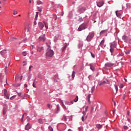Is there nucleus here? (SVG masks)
Masks as SVG:
<instances>
[{"mask_svg": "<svg viewBox=\"0 0 131 131\" xmlns=\"http://www.w3.org/2000/svg\"><path fill=\"white\" fill-rule=\"evenodd\" d=\"M54 54V52L53 50L50 49V48H47V50H46V56L48 57H52Z\"/></svg>", "mask_w": 131, "mask_h": 131, "instance_id": "1", "label": "nucleus"}, {"mask_svg": "<svg viewBox=\"0 0 131 131\" xmlns=\"http://www.w3.org/2000/svg\"><path fill=\"white\" fill-rule=\"evenodd\" d=\"M94 34L93 32L89 33L88 36L86 37V40L89 42L91 41V40L92 39V38L94 37Z\"/></svg>", "mask_w": 131, "mask_h": 131, "instance_id": "2", "label": "nucleus"}, {"mask_svg": "<svg viewBox=\"0 0 131 131\" xmlns=\"http://www.w3.org/2000/svg\"><path fill=\"white\" fill-rule=\"evenodd\" d=\"M46 39V34L41 35V36L39 38V41L44 42Z\"/></svg>", "mask_w": 131, "mask_h": 131, "instance_id": "3", "label": "nucleus"}, {"mask_svg": "<svg viewBox=\"0 0 131 131\" xmlns=\"http://www.w3.org/2000/svg\"><path fill=\"white\" fill-rule=\"evenodd\" d=\"M4 96L6 98V99H10V96L9 95V93H8V90H7V89H4Z\"/></svg>", "mask_w": 131, "mask_h": 131, "instance_id": "4", "label": "nucleus"}, {"mask_svg": "<svg viewBox=\"0 0 131 131\" xmlns=\"http://www.w3.org/2000/svg\"><path fill=\"white\" fill-rule=\"evenodd\" d=\"M84 29H85V25L82 24L79 27L78 31L80 32Z\"/></svg>", "mask_w": 131, "mask_h": 131, "instance_id": "5", "label": "nucleus"}, {"mask_svg": "<svg viewBox=\"0 0 131 131\" xmlns=\"http://www.w3.org/2000/svg\"><path fill=\"white\" fill-rule=\"evenodd\" d=\"M116 48V46L115 44H112L111 45V48H110V52L112 53V55L113 54V53L114 52V48Z\"/></svg>", "mask_w": 131, "mask_h": 131, "instance_id": "6", "label": "nucleus"}, {"mask_svg": "<svg viewBox=\"0 0 131 131\" xmlns=\"http://www.w3.org/2000/svg\"><path fill=\"white\" fill-rule=\"evenodd\" d=\"M84 11H85V8H81L78 10V12L79 14H81V13H83Z\"/></svg>", "mask_w": 131, "mask_h": 131, "instance_id": "7", "label": "nucleus"}, {"mask_svg": "<svg viewBox=\"0 0 131 131\" xmlns=\"http://www.w3.org/2000/svg\"><path fill=\"white\" fill-rule=\"evenodd\" d=\"M103 4H104L103 1L97 2V5L99 8H100L101 6H102Z\"/></svg>", "mask_w": 131, "mask_h": 131, "instance_id": "8", "label": "nucleus"}, {"mask_svg": "<svg viewBox=\"0 0 131 131\" xmlns=\"http://www.w3.org/2000/svg\"><path fill=\"white\" fill-rule=\"evenodd\" d=\"M114 65V64L112 63H111V62H107V63H106L105 64V67H113Z\"/></svg>", "mask_w": 131, "mask_h": 131, "instance_id": "9", "label": "nucleus"}, {"mask_svg": "<svg viewBox=\"0 0 131 131\" xmlns=\"http://www.w3.org/2000/svg\"><path fill=\"white\" fill-rule=\"evenodd\" d=\"M104 41L105 40L104 39H103L101 42H100V46L102 48H104L105 47V45H104Z\"/></svg>", "mask_w": 131, "mask_h": 131, "instance_id": "10", "label": "nucleus"}, {"mask_svg": "<svg viewBox=\"0 0 131 131\" xmlns=\"http://www.w3.org/2000/svg\"><path fill=\"white\" fill-rule=\"evenodd\" d=\"M31 126L30 123H28L25 127V129L27 130H28L30 129H31Z\"/></svg>", "mask_w": 131, "mask_h": 131, "instance_id": "11", "label": "nucleus"}, {"mask_svg": "<svg viewBox=\"0 0 131 131\" xmlns=\"http://www.w3.org/2000/svg\"><path fill=\"white\" fill-rule=\"evenodd\" d=\"M7 51L8 50L6 49L5 50H2V51H1L0 53L2 55H5V54H7Z\"/></svg>", "mask_w": 131, "mask_h": 131, "instance_id": "12", "label": "nucleus"}, {"mask_svg": "<svg viewBox=\"0 0 131 131\" xmlns=\"http://www.w3.org/2000/svg\"><path fill=\"white\" fill-rule=\"evenodd\" d=\"M38 25H39V28L40 29V30H42L43 29V28L44 27V25L41 22L38 23Z\"/></svg>", "mask_w": 131, "mask_h": 131, "instance_id": "13", "label": "nucleus"}, {"mask_svg": "<svg viewBox=\"0 0 131 131\" xmlns=\"http://www.w3.org/2000/svg\"><path fill=\"white\" fill-rule=\"evenodd\" d=\"M43 50H44L43 47H41L40 48L39 47H38L37 48V51L39 52H41Z\"/></svg>", "mask_w": 131, "mask_h": 131, "instance_id": "14", "label": "nucleus"}, {"mask_svg": "<svg viewBox=\"0 0 131 131\" xmlns=\"http://www.w3.org/2000/svg\"><path fill=\"white\" fill-rule=\"evenodd\" d=\"M67 48V45H66L62 47V52H64Z\"/></svg>", "mask_w": 131, "mask_h": 131, "instance_id": "15", "label": "nucleus"}, {"mask_svg": "<svg viewBox=\"0 0 131 131\" xmlns=\"http://www.w3.org/2000/svg\"><path fill=\"white\" fill-rule=\"evenodd\" d=\"M117 59L119 60V61H120L122 59V56L120 55H118L117 56Z\"/></svg>", "mask_w": 131, "mask_h": 131, "instance_id": "16", "label": "nucleus"}, {"mask_svg": "<svg viewBox=\"0 0 131 131\" xmlns=\"http://www.w3.org/2000/svg\"><path fill=\"white\" fill-rule=\"evenodd\" d=\"M76 75V72L73 71L72 74V78L74 79Z\"/></svg>", "mask_w": 131, "mask_h": 131, "instance_id": "17", "label": "nucleus"}, {"mask_svg": "<svg viewBox=\"0 0 131 131\" xmlns=\"http://www.w3.org/2000/svg\"><path fill=\"white\" fill-rule=\"evenodd\" d=\"M61 104L62 107L66 110H68V107H66V106L64 104L63 102H61Z\"/></svg>", "mask_w": 131, "mask_h": 131, "instance_id": "18", "label": "nucleus"}, {"mask_svg": "<svg viewBox=\"0 0 131 131\" xmlns=\"http://www.w3.org/2000/svg\"><path fill=\"white\" fill-rule=\"evenodd\" d=\"M105 84H106V82L105 81H103L102 82H100L99 83V85H100V86L102 85H104Z\"/></svg>", "mask_w": 131, "mask_h": 131, "instance_id": "19", "label": "nucleus"}, {"mask_svg": "<svg viewBox=\"0 0 131 131\" xmlns=\"http://www.w3.org/2000/svg\"><path fill=\"white\" fill-rule=\"evenodd\" d=\"M107 31L106 30H102L101 31V32L100 33V35H101L103 34H105V33H106Z\"/></svg>", "mask_w": 131, "mask_h": 131, "instance_id": "20", "label": "nucleus"}, {"mask_svg": "<svg viewBox=\"0 0 131 131\" xmlns=\"http://www.w3.org/2000/svg\"><path fill=\"white\" fill-rule=\"evenodd\" d=\"M89 109V106H87L85 108V111H83V114L84 115H85V112L88 111V110Z\"/></svg>", "mask_w": 131, "mask_h": 131, "instance_id": "21", "label": "nucleus"}, {"mask_svg": "<svg viewBox=\"0 0 131 131\" xmlns=\"http://www.w3.org/2000/svg\"><path fill=\"white\" fill-rule=\"evenodd\" d=\"M116 15H117V16L118 17H120L121 15V13H118V11H117L116 12Z\"/></svg>", "mask_w": 131, "mask_h": 131, "instance_id": "22", "label": "nucleus"}, {"mask_svg": "<svg viewBox=\"0 0 131 131\" xmlns=\"http://www.w3.org/2000/svg\"><path fill=\"white\" fill-rule=\"evenodd\" d=\"M6 113H7V108H4L3 109V115H6Z\"/></svg>", "mask_w": 131, "mask_h": 131, "instance_id": "23", "label": "nucleus"}, {"mask_svg": "<svg viewBox=\"0 0 131 131\" xmlns=\"http://www.w3.org/2000/svg\"><path fill=\"white\" fill-rule=\"evenodd\" d=\"M62 120L64 121H67V117L65 115H63Z\"/></svg>", "mask_w": 131, "mask_h": 131, "instance_id": "24", "label": "nucleus"}, {"mask_svg": "<svg viewBox=\"0 0 131 131\" xmlns=\"http://www.w3.org/2000/svg\"><path fill=\"white\" fill-rule=\"evenodd\" d=\"M96 127L98 128H102V125L100 124H97L96 125Z\"/></svg>", "mask_w": 131, "mask_h": 131, "instance_id": "25", "label": "nucleus"}, {"mask_svg": "<svg viewBox=\"0 0 131 131\" xmlns=\"http://www.w3.org/2000/svg\"><path fill=\"white\" fill-rule=\"evenodd\" d=\"M38 122L40 124H43V121L42 119H38Z\"/></svg>", "mask_w": 131, "mask_h": 131, "instance_id": "26", "label": "nucleus"}, {"mask_svg": "<svg viewBox=\"0 0 131 131\" xmlns=\"http://www.w3.org/2000/svg\"><path fill=\"white\" fill-rule=\"evenodd\" d=\"M79 98L78 96H77L75 98V99L74 100L75 102H77L78 101Z\"/></svg>", "mask_w": 131, "mask_h": 131, "instance_id": "27", "label": "nucleus"}, {"mask_svg": "<svg viewBox=\"0 0 131 131\" xmlns=\"http://www.w3.org/2000/svg\"><path fill=\"white\" fill-rule=\"evenodd\" d=\"M48 128L50 131H53V128L52 127H51V126H49Z\"/></svg>", "mask_w": 131, "mask_h": 131, "instance_id": "28", "label": "nucleus"}, {"mask_svg": "<svg viewBox=\"0 0 131 131\" xmlns=\"http://www.w3.org/2000/svg\"><path fill=\"white\" fill-rule=\"evenodd\" d=\"M35 82H36V79L34 80V82L33 83V88H36V83H35Z\"/></svg>", "mask_w": 131, "mask_h": 131, "instance_id": "29", "label": "nucleus"}, {"mask_svg": "<svg viewBox=\"0 0 131 131\" xmlns=\"http://www.w3.org/2000/svg\"><path fill=\"white\" fill-rule=\"evenodd\" d=\"M90 68H91V69L92 71H94V70H95V68H94V67L93 66H92V65L90 66Z\"/></svg>", "mask_w": 131, "mask_h": 131, "instance_id": "30", "label": "nucleus"}, {"mask_svg": "<svg viewBox=\"0 0 131 131\" xmlns=\"http://www.w3.org/2000/svg\"><path fill=\"white\" fill-rule=\"evenodd\" d=\"M18 78H19V75L16 74V75L15 76V81L17 80Z\"/></svg>", "mask_w": 131, "mask_h": 131, "instance_id": "31", "label": "nucleus"}, {"mask_svg": "<svg viewBox=\"0 0 131 131\" xmlns=\"http://www.w3.org/2000/svg\"><path fill=\"white\" fill-rule=\"evenodd\" d=\"M15 97H16V96H15V95L13 96L12 97H11L10 98V99L11 100H13L14 99H15Z\"/></svg>", "mask_w": 131, "mask_h": 131, "instance_id": "32", "label": "nucleus"}, {"mask_svg": "<svg viewBox=\"0 0 131 131\" xmlns=\"http://www.w3.org/2000/svg\"><path fill=\"white\" fill-rule=\"evenodd\" d=\"M88 102H90V98H91V95L89 94L88 95Z\"/></svg>", "mask_w": 131, "mask_h": 131, "instance_id": "33", "label": "nucleus"}, {"mask_svg": "<svg viewBox=\"0 0 131 131\" xmlns=\"http://www.w3.org/2000/svg\"><path fill=\"white\" fill-rule=\"evenodd\" d=\"M43 23H44V26H45V28H46V29H48V26H47V24L46 23V22H43Z\"/></svg>", "mask_w": 131, "mask_h": 131, "instance_id": "34", "label": "nucleus"}, {"mask_svg": "<svg viewBox=\"0 0 131 131\" xmlns=\"http://www.w3.org/2000/svg\"><path fill=\"white\" fill-rule=\"evenodd\" d=\"M82 21H83V19H82V18H80L79 19H78V21L79 23H81Z\"/></svg>", "mask_w": 131, "mask_h": 131, "instance_id": "35", "label": "nucleus"}, {"mask_svg": "<svg viewBox=\"0 0 131 131\" xmlns=\"http://www.w3.org/2000/svg\"><path fill=\"white\" fill-rule=\"evenodd\" d=\"M95 88L94 86H93L92 88V93H93L94 91H95Z\"/></svg>", "mask_w": 131, "mask_h": 131, "instance_id": "36", "label": "nucleus"}, {"mask_svg": "<svg viewBox=\"0 0 131 131\" xmlns=\"http://www.w3.org/2000/svg\"><path fill=\"white\" fill-rule=\"evenodd\" d=\"M37 4L38 5H41V4H42V2L39 1H37Z\"/></svg>", "mask_w": 131, "mask_h": 131, "instance_id": "37", "label": "nucleus"}, {"mask_svg": "<svg viewBox=\"0 0 131 131\" xmlns=\"http://www.w3.org/2000/svg\"><path fill=\"white\" fill-rule=\"evenodd\" d=\"M115 85V89H116V92H118V88L117 85Z\"/></svg>", "mask_w": 131, "mask_h": 131, "instance_id": "38", "label": "nucleus"}, {"mask_svg": "<svg viewBox=\"0 0 131 131\" xmlns=\"http://www.w3.org/2000/svg\"><path fill=\"white\" fill-rule=\"evenodd\" d=\"M18 13V12L17 11H15V10H14L13 11V15H16V14H17Z\"/></svg>", "mask_w": 131, "mask_h": 131, "instance_id": "39", "label": "nucleus"}, {"mask_svg": "<svg viewBox=\"0 0 131 131\" xmlns=\"http://www.w3.org/2000/svg\"><path fill=\"white\" fill-rule=\"evenodd\" d=\"M33 68V66H31L30 67H29V70L30 72H31L32 71L31 69Z\"/></svg>", "mask_w": 131, "mask_h": 131, "instance_id": "40", "label": "nucleus"}, {"mask_svg": "<svg viewBox=\"0 0 131 131\" xmlns=\"http://www.w3.org/2000/svg\"><path fill=\"white\" fill-rule=\"evenodd\" d=\"M60 111V107L59 105H57V112H59Z\"/></svg>", "mask_w": 131, "mask_h": 131, "instance_id": "41", "label": "nucleus"}, {"mask_svg": "<svg viewBox=\"0 0 131 131\" xmlns=\"http://www.w3.org/2000/svg\"><path fill=\"white\" fill-rule=\"evenodd\" d=\"M22 54L24 56H26L27 55L26 52H23Z\"/></svg>", "mask_w": 131, "mask_h": 131, "instance_id": "42", "label": "nucleus"}, {"mask_svg": "<svg viewBox=\"0 0 131 131\" xmlns=\"http://www.w3.org/2000/svg\"><path fill=\"white\" fill-rule=\"evenodd\" d=\"M128 129L127 126H124V129L127 130Z\"/></svg>", "mask_w": 131, "mask_h": 131, "instance_id": "43", "label": "nucleus"}, {"mask_svg": "<svg viewBox=\"0 0 131 131\" xmlns=\"http://www.w3.org/2000/svg\"><path fill=\"white\" fill-rule=\"evenodd\" d=\"M124 85L123 84H121V85H120V89H122L123 88Z\"/></svg>", "mask_w": 131, "mask_h": 131, "instance_id": "44", "label": "nucleus"}, {"mask_svg": "<svg viewBox=\"0 0 131 131\" xmlns=\"http://www.w3.org/2000/svg\"><path fill=\"white\" fill-rule=\"evenodd\" d=\"M47 107H48V108L49 109H51V106L50 104H47Z\"/></svg>", "mask_w": 131, "mask_h": 131, "instance_id": "45", "label": "nucleus"}, {"mask_svg": "<svg viewBox=\"0 0 131 131\" xmlns=\"http://www.w3.org/2000/svg\"><path fill=\"white\" fill-rule=\"evenodd\" d=\"M66 104L70 105V103L69 101H66Z\"/></svg>", "mask_w": 131, "mask_h": 131, "instance_id": "46", "label": "nucleus"}, {"mask_svg": "<svg viewBox=\"0 0 131 131\" xmlns=\"http://www.w3.org/2000/svg\"><path fill=\"white\" fill-rule=\"evenodd\" d=\"M38 14H39V12H36V17H38Z\"/></svg>", "mask_w": 131, "mask_h": 131, "instance_id": "47", "label": "nucleus"}, {"mask_svg": "<svg viewBox=\"0 0 131 131\" xmlns=\"http://www.w3.org/2000/svg\"><path fill=\"white\" fill-rule=\"evenodd\" d=\"M91 54L92 57L93 58H95V55H94V54H93V53H92V52H91Z\"/></svg>", "mask_w": 131, "mask_h": 131, "instance_id": "48", "label": "nucleus"}, {"mask_svg": "<svg viewBox=\"0 0 131 131\" xmlns=\"http://www.w3.org/2000/svg\"><path fill=\"white\" fill-rule=\"evenodd\" d=\"M18 96L22 97V95H21V93H18Z\"/></svg>", "mask_w": 131, "mask_h": 131, "instance_id": "49", "label": "nucleus"}, {"mask_svg": "<svg viewBox=\"0 0 131 131\" xmlns=\"http://www.w3.org/2000/svg\"><path fill=\"white\" fill-rule=\"evenodd\" d=\"M24 117V114L23 115V116H22V117H21V122L23 121Z\"/></svg>", "mask_w": 131, "mask_h": 131, "instance_id": "50", "label": "nucleus"}, {"mask_svg": "<svg viewBox=\"0 0 131 131\" xmlns=\"http://www.w3.org/2000/svg\"><path fill=\"white\" fill-rule=\"evenodd\" d=\"M23 63H24L23 64V66H26L27 64V62L26 61H24Z\"/></svg>", "mask_w": 131, "mask_h": 131, "instance_id": "51", "label": "nucleus"}, {"mask_svg": "<svg viewBox=\"0 0 131 131\" xmlns=\"http://www.w3.org/2000/svg\"><path fill=\"white\" fill-rule=\"evenodd\" d=\"M81 120L82 121H84V117L83 116L82 117Z\"/></svg>", "mask_w": 131, "mask_h": 131, "instance_id": "52", "label": "nucleus"}, {"mask_svg": "<svg viewBox=\"0 0 131 131\" xmlns=\"http://www.w3.org/2000/svg\"><path fill=\"white\" fill-rule=\"evenodd\" d=\"M127 115L129 116V111H127Z\"/></svg>", "mask_w": 131, "mask_h": 131, "instance_id": "53", "label": "nucleus"}, {"mask_svg": "<svg viewBox=\"0 0 131 131\" xmlns=\"http://www.w3.org/2000/svg\"><path fill=\"white\" fill-rule=\"evenodd\" d=\"M115 110H113V116H114L115 115Z\"/></svg>", "mask_w": 131, "mask_h": 131, "instance_id": "54", "label": "nucleus"}, {"mask_svg": "<svg viewBox=\"0 0 131 131\" xmlns=\"http://www.w3.org/2000/svg\"><path fill=\"white\" fill-rule=\"evenodd\" d=\"M34 25L36 26L37 25V22L36 21H34Z\"/></svg>", "mask_w": 131, "mask_h": 131, "instance_id": "55", "label": "nucleus"}, {"mask_svg": "<svg viewBox=\"0 0 131 131\" xmlns=\"http://www.w3.org/2000/svg\"><path fill=\"white\" fill-rule=\"evenodd\" d=\"M2 76H3V74L2 73H0V78H1Z\"/></svg>", "mask_w": 131, "mask_h": 131, "instance_id": "56", "label": "nucleus"}, {"mask_svg": "<svg viewBox=\"0 0 131 131\" xmlns=\"http://www.w3.org/2000/svg\"><path fill=\"white\" fill-rule=\"evenodd\" d=\"M13 39H16V38H15V37H12V38H11V40H13Z\"/></svg>", "mask_w": 131, "mask_h": 131, "instance_id": "57", "label": "nucleus"}, {"mask_svg": "<svg viewBox=\"0 0 131 131\" xmlns=\"http://www.w3.org/2000/svg\"><path fill=\"white\" fill-rule=\"evenodd\" d=\"M35 21L37 20V17H35Z\"/></svg>", "mask_w": 131, "mask_h": 131, "instance_id": "58", "label": "nucleus"}, {"mask_svg": "<svg viewBox=\"0 0 131 131\" xmlns=\"http://www.w3.org/2000/svg\"><path fill=\"white\" fill-rule=\"evenodd\" d=\"M23 78V76H21L20 77V79L21 80Z\"/></svg>", "mask_w": 131, "mask_h": 131, "instance_id": "59", "label": "nucleus"}, {"mask_svg": "<svg viewBox=\"0 0 131 131\" xmlns=\"http://www.w3.org/2000/svg\"><path fill=\"white\" fill-rule=\"evenodd\" d=\"M39 11L40 12H41L42 9H41V8H40V9H39Z\"/></svg>", "mask_w": 131, "mask_h": 131, "instance_id": "60", "label": "nucleus"}, {"mask_svg": "<svg viewBox=\"0 0 131 131\" xmlns=\"http://www.w3.org/2000/svg\"><path fill=\"white\" fill-rule=\"evenodd\" d=\"M29 29H26V31H27V32H29Z\"/></svg>", "mask_w": 131, "mask_h": 131, "instance_id": "61", "label": "nucleus"}, {"mask_svg": "<svg viewBox=\"0 0 131 131\" xmlns=\"http://www.w3.org/2000/svg\"><path fill=\"white\" fill-rule=\"evenodd\" d=\"M24 85H25V88H26L27 86V84H25Z\"/></svg>", "mask_w": 131, "mask_h": 131, "instance_id": "62", "label": "nucleus"}, {"mask_svg": "<svg viewBox=\"0 0 131 131\" xmlns=\"http://www.w3.org/2000/svg\"><path fill=\"white\" fill-rule=\"evenodd\" d=\"M68 131H73V130H71V129H69V130Z\"/></svg>", "mask_w": 131, "mask_h": 131, "instance_id": "63", "label": "nucleus"}, {"mask_svg": "<svg viewBox=\"0 0 131 131\" xmlns=\"http://www.w3.org/2000/svg\"><path fill=\"white\" fill-rule=\"evenodd\" d=\"M29 3H30V4L31 3V0H29Z\"/></svg>", "mask_w": 131, "mask_h": 131, "instance_id": "64", "label": "nucleus"}]
</instances>
